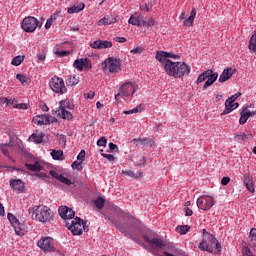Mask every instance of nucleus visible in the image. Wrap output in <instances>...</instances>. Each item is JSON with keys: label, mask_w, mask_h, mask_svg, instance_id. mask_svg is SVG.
Returning a JSON list of instances; mask_svg holds the SVG:
<instances>
[{"label": "nucleus", "mask_w": 256, "mask_h": 256, "mask_svg": "<svg viewBox=\"0 0 256 256\" xmlns=\"http://www.w3.org/2000/svg\"><path fill=\"white\" fill-rule=\"evenodd\" d=\"M164 69L169 77L175 79L187 77L191 72V67L185 62H173L172 60H168L165 63Z\"/></svg>", "instance_id": "f257e3e1"}, {"label": "nucleus", "mask_w": 256, "mask_h": 256, "mask_svg": "<svg viewBox=\"0 0 256 256\" xmlns=\"http://www.w3.org/2000/svg\"><path fill=\"white\" fill-rule=\"evenodd\" d=\"M28 213L34 221L42 224L51 223L54 219V212L48 206L44 205H34L28 209Z\"/></svg>", "instance_id": "f03ea898"}, {"label": "nucleus", "mask_w": 256, "mask_h": 256, "mask_svg": "<svg viewBox=\"0 0 256 256\" xmlns=\"http://www.w3.org/2000/svg\"><path fill=\"white\" fill-rule=\"evenodd\" d=\"M145 241L147 243H149V245L153 248V249H159V250H164V255H160L154 251H152L153 255L155 256H187V255H182L181 253H179L178 249L175 248L174 246L170 247V252L167 251V243L159 238H149V237H145Z\"/></svg>", "instance_id": "7ed1b4c3"}, {"label": "nucleus", "mask_w": 256, "mask_h": 256, "mask_svg": "<svg viewBox=\"0 0 256 256\" xmlns=\"http://www.w3.org/2000/svg\"><path fill=\"white\" fill-rule=\"evenodd\" d=\"M101 69L104 73L117 74L121 71V59L109 57L101 64Z\"/></svg>", "instance_id": "20e7f679"}, {"label": "nucleus", "mask_w": 256, "mask_h": 256, "mask_svg": "<svg viewBox=\"0 0 256 256\" xmlns=\"http://www.w3.org/2000/svg\"><path fill=\"white\" fill-rule=\"evenodd\" d=\"M251 249L256 251V228L250 230L247 242L242 245V256H256Z\"/></svg>", "instance_id": "39448f33"}, {"label": "nucleus", "mask_w": 256, "mask_h": 256, "mask_svg": "<svg viewBox=\"0 0 256 256\" xmlns=\"http://www.w3.org/2000/svg\"><path fill=\"white\" fill-rule=\"evenodd\" d=\"M67 109H72L70 101L61 100L59 101V107L55 110V115L63 120H72L73 114Z\"/></svg>", "instance_id": "423d86ee"}, {"label": "nucleus", "mask_w": 256, "mask_h": 256, "mask_svg": "<svg viewBox=\"0 0 256 256\" xmlns=\"http://www.w3.org/2000/svg\"><path fill=\"white\" fill-rule=\"evenodd\" d=\"M49 87L55 94L64 95L67 93V88L63 78L53 77L49 81Z\"/></svg>", "instance_id": "0eeeda50"}, {"label": "nucleus", "mask_w": 256, "mask_h": 256, "mask_svg": "<svg viewBox=\"0 0 256 256\" xmlns=\"http://www.w3.org/2000/svg\"><path fill=\"white\" fill-rule=\"evenodd\" d=\"M82 219L75 217L70 221H66L65 227L72 233L73 236H81L83 234Z\"/></svg>", "instance_id": "6e6552de"}, {"label": "nucleus", "mask_w": 256, "mask_h": 256, "mask_svg": "<svg viewBox=\"0 0 256 256\" xmlns=\"http://www.w3.org/2000/svg\"><path fill=\"white\" fill-rule=\"evenodd\" d=\"M38 248H40L45 253H52L56 251L55 241L52 237L46 236L38 240Z\"/></svg>", "instance_id": "1a4fd4ad"}, {"label": "nucleus", "mask_w": 256, "mask_h": 256, "mask_svg": "<svg viewBox=\"0 0 256 256\" xmlns=\"http://www.w3.org/2000/svg\"><path fill=\"white\" fill-rule=\"evenodd\" d=\"M135 84L133 82L124 83L118 90V93L115 95V99L117 100L119 96L129 97L135 94Z\"/></svg>", "instance_id": "9d476101"}, {"label": "nucleus", "mask_w": 256, "mask_h": 256, "mask_svg": "<svg viewBox=\"0 0 256 256\" xmlns=\"http://www.w3.org/2000/svg\"><path fill=\"white\" fill-rule=\"evenodd\" d=\"M21 27L25 32L32 33L39 27V21L37 18L29 16L22 21Z\"/></svg>", "instance_id": "9b49d317"}, {"label": "nucleus", "mask_w": 256, "mask_h": 256, "mask_svg": "<svg viewBox=\"0 0 256 256\" xmlns=\"http://www.w3.org/2000/svg\"><path fill=\"white\" fill-rule=\"evenodd\" d=\"M213 239V234L208 232L206 229H202V242L198 244V249L202 252L211 251L209 247L211 240Z\"/></svg>", "instance_id": "f8f14e48"}, {"label": "nucleus", "mask_w": 256, "mask_h": 256, "mask_svg": "<svg viewBox=\"0 0 256 256\" xmlns=\"http://www.w3.org/2000/svg\"><path fill=\"white\" fill-rule=\"evenodd\" d=\"M196 205H198V209H202V211H210L212 206L215 205V201L210 196H200L196 201Z\"/></svg>", "instance_id": "ddd939ff"}, {"label": "nucleus", "mask_w": 256, "mask_h": 256, "mask_svg": "<svg viewBox=\"0 0 256 256\" xmlns=\"http://www.w3.org/2000/svg\"><path fill=\"white\" fill-rule=\"evenodd\" d=\"M58 213L65 223H67V221H72L75 217V211L67 206H60L58 208Z\"/></svg>", "instance_id": "4468645a"}, {"label": "nucleus", "mask_w": 256, "mask_h": 256, "mask_svg": "<svg viewBox=\"0 0 256 256\" xmlns=\"http://www.w3.org/2000/svg\"><path fill=\"white\" fill-rule=\"evenodd\" d=\"M8 219H9L10 223L12 224V226L14 227L16 234L18 236H24L25 235V226L21 225L19 223V220L12 213H8Z\"/></svg>", "instance_id": "2eb2a0df"}, {"label": "nucleus", "mask_w": 256, "mask_h": 256, "mask_svg": "<svg viewBox=\"0 0 256 256\" xmlns=\"http://www.w3.org/2000/svg\"><path fill=\"white\" fill-rule=\"evenodd\" d=\"M208 248L210 250H205V252H208L210 254L217 255L222 252V245L214 235L212 236V238L210 240V244H209Z\"/></svg>", "instance_id": "dca6fc26"}, {"label": "nucleus", "mask_w": 256, "mask_h": 256, "mask_svg": "<svg viewBox=\"0 0 256 256\" xmlns=\"http://www.w3.org/2000/svg\"><path fill=\"white\" fill-rule=\"evenodd\" d=\"M34 124L38 126L49 125L51 123L50 116L47 114L36 115L33 118Z\"/></svg>", "instance_id": "f3484780"}, {"label": "nucleus", "mask_w": 256, "mask_h": 256, "mask_svg": "<svg viewBox=\"0 0 256 256\" xmlns=\"http://www.w3.org/2000/svg\"><path fill=\"white\" fill-rule=\"evenodd\" d=\"M238 107H239V103L238 102L234 103L231 100L226 99V101H225V109L221 113V116H225V115L230 114L231 112H233Z\"/></svg>", "instance_id": "a211bd4d"}, {"label": "nucleus", "mask_w": 256, "mask_h": 256, "mask_svg": "<svg viewBox=\"0 0 256 256\" xmlns=\"http://www.w3.org/2000/svg\"><path fill=\"white\" fill-rule=\"evenodd\" d=\"M133 143L142 147H152L155 145L154 140H151V138H133Z\"/></svg>", "instance_id": "6ab92c4d"}, {"label": "nucleus", "mask_w": 256, "mask_h": 256, "mask_svg": "<svg viewBox=\"0 0 256 256\" xmlns=\"http://www.w3.org/2000/svg\"><path fill=\"white\" fill-rule=\"evenodd\" d=\"M233 75H234L233 68L224 69L221 75L219 76L218 82L225 83L229 81L233 77Z\"/></svg>", "instance_id": "aec40b11"}, {"label": "nucleus", "mask_w": 256, "mask_h": 256, "mask_svg": "<svg viewBox=\"0 0 256 256\" xmlns=\"http://www.w3.org/2000/svg\"><path fill=\"white\" fill-rule=\"evenodd\" d=\"M112 46H113V43H111V41H102V40H97L90 44V47L94 49H107V48H111Z\"/></svg>", "instance_id": "412c9836"}, {"label": "nucleus", "mask_w": 256, "mask_h": 256, "mask_svg": "<svg viewBox=\"0 0 256 256\" xmlns=\"http://www.w3.org/2000/svg\"><path fill=\"white\" fill-rule=\"evenodd\" d=\"M218 77L219 74L213 73V70H211V73L209 74L203 85V90H207L209 87H211L217 81Z\"/></svg>", "instance_id": "4be33fe9"}, {"label": "nucleus", "mask_w": 256, "mask_h": 256, "mask_svg": "<svg viewBox=\"0 0 256 256\" xmlns=\"http://www.w3.org/2000/svg\"><path fill=\"white\" fill-rule=\"evenodd\" d=\"M128 23L133 26L142 27L144 25L143 16L138 14L132 15L129 18Z\"/></svg>", "instance_id": "5701e85b"}, {"label": "nucleus", "mask_w": 256, "mask_h": 256, "mask_svg": "<svg viewBox=\"0 0 256 256\" xmlns=\"http://www.w3.org/2000/svg\"><path fill=\"white\" fill-rule=\"evenodd\" d=\"M117 22V17L113 16V15H108L102 19H100L97 24L98 26H104V25H111V24H115Z\"/></svg>", "instance_id": "b1692460"}, {"label": "nucleus", "mask_w": 256, "mask_h": 256, "mask_svg": "<svg viewBox=\"0 0 256 256\" xmlns=\"http://www.w3.org/2000/svg\"><path fill=\"white\" fill-rule=\"evenodd\" d=\"M10 186L17 193L22 192L25 187L24 183L20 179L10 180Z\"/></svg>", "instance_id": "393cba45"}, {"label": "nucleus", "mask_w": 256, "mask_h": 256, "mask_svg": "<svg viewBox=\"0 0 256 256\" xmlns=\"http://www.w3.org/2000/svg\"><path fill=\"white\" fill-rule=\"evenodd\" d=\"M80 83V76L78 75H69L66 80V85L69 87L77 86Z\"/></svg>", "instance_id": "a878e982"}, {"label": "nucleus", "mask_w": 256, "mask_h": 256, "mask_svg": "<svg viewBox=\"0 0 256 256\" xmlns=\"http://www.w3.org/2000/svg\"><path fill=\"white\" fill-rule=\"evenodd\" d=\"M85 4L84 3H78V4H75L73 5L72 7L68 8L67 9V13L69 14H74V13H79L81 12L82 10L85 9Z\"/></svg>", "instance_id": "bb28decb"}, {"label": "nucleus", "mask_w": 256, "mask_h": 256, "mask_svg": "<svg viewBox=\"0 0 256 256\" xmlns=\"http://www.w3.org/2000/svg\"><path fill=\"white\" fill-rule=\"evenodd\" d=\"M252 138V134H246L245 132H236L234 140L237 142L247 141Z\"/></svg>", "instance_id": "cd10ccee"}, {"label": "nucleus", "mask_w": 256, "mask_h": 256, "mask_svg": "<svg viewBox=\"0 0 256 256\" xmlns=\"http://www.w3.org/2000/svg\"><path fill=\"white\" fill-rule=\"evenodd\" d=\"M211 74H212L211 69L202 72V74H200L198 76V79L196 80V84H201V83L205 82Z\"/></svg>", "instance_id": "c85d7f7f"}, {"label": "nucleus", "mask_w": 256, "mask_h": 256, "mask_svg": "<svg viewBox=\"0 0 256 256\" xmlns=\"http://www.w3.org/2000/svg\"><path fill=\"white\" fill-rule=\"evenodd\" d=\"M196 15H197L196 9H195V8H192V12H190V17H188V19H186V20L184 21V25H185V26H188V27L192 26V25H193V22H194V20H195Z\"/></svg>", "instance_id": "c756f323"}, {"label": "nucleus", "mask_w": 256, "mask_h": 256, "mask_svg": "<svg viewBox=\"0 0 256 256\" xmlns=\"http://www.w3.org/2000/svg\"><path fill=\"white\" fill-rule=\"evenodd\" d=\"M155 59H157V61H159L160 63H167L168 61H170V59H167V55L165 51H158L156 53Z\"/></svg>", "instance_id": "7c9ffc66"}, {"label": "nucleus", "mask_w": 256, "mask_h": 256, "mask_svg": "<svg viewBox=\"0 0 256 256\" xmlns=\"http://www.w3.org/2000/svg\"><path fill=\"white\" fill-rule=\"evenodd\" d=\"M25 166L27 167L28 170H30L32 172H38L43 169V167L41 166V164L38 161L34 162V164L26 163Z\"/></svg>", "instance_id": "2f4dec72"}, {"label": "nucleus", "mask_w": 256, "mask_h": 256, "mask_svg": "<svg viewBox=\"0 0 256 256\" xmlns=\"http://www.w3.org/2000/svg\"><path fill=\"white\" fill-rule=\"evenodd\" d=\"M73 67L76 69L78 72H83L84 70V58L76 59L73 62Z\"/></svg>", "instance_id": "473e14b6"}, {"label": "nucleus", "mask_w": 256, "mask_h": 256, "mask_svg": "<svg viewBox=\"0 0 256 256\" xmlns=\"http://www.w3.org/2000/svg\"><path fill=\"white\" fill-rule=\"evenodd\" d=\"M43 138H44V134L42 132H40V134H37L36 132H34V134L30 136V140H32L36 144L42 143Z\"/></svg>", "instance_id": "72a5a7b5"}, {"label": "nucleus", "mask_w": 256, "mask_h": 256, "mask_svg": "<svg viewBox=\"0 0 256 256\" xmlns=\"http://www.w3.org/2000/svg\"><path fill=\"white\" fill-rule=\"evenodd\" d=\"M191 230V227L189 225H179L176 228V232L180 235H186Z\"/></svg>", "instance_id": "f704fd0d"}, {"label": "nucleus", "mask_w": 256, "mask_h": 256, "mask_svg": "<svg viewBox=\"0 0 256 256\" xmlns=\"http://www.w3.org/2000/svg\"><path fill=\"white\" fill-rule=\"evenodd\" d=\"M50 155L54 160H64V152L61 150H52Z\"/></svg>", "instance_id": "c9c22d12"}, {"label": "nucleus", "mask_w": 256, "mask_h": 256, "mask_svg": "<svg viewBox=\"0 0 256 256\" xmlns=\"http://www.w3.org/2000/svg\"><path fill=\"white\" fill-rule=\"evenodd\" d=\"M249 120V114L244 109L240 112L239 124L245 125Z\"/></svg>", "instance_id": "e433bc0d"}, {"label": "nucleus", "mask_w": 256, "mask_h": 256, "mask_svg": "<svg viewBox=\"0 0 256 256\" xmlns=\"http://www.w3.org/2000/svg\"><path fill=\"white\" fill-rule=\"evenodd\" d=\"M248 47L251 51L256 53V31H255L254 35L251 36Z\"/></svg>", "instance_id": "4c0bfd02"}, {"label": "nucleus", "mask_w": 256, "mask_h": 256, "mask_svg": "<svg viewBox=\"0 0 256 256\" xmlns=\"http://www.w3.org/2000/svg\"><path fill=\"white\" fill-rule=\"evenodd\" d=\"M94 204L97 209L102 210L104 209L105 206V199L103 197H98L95 201Z\"/></svg>", "instance_id": "58836bf2"}, {"label": "nucleus", "mask_w": 256, "mask_h": 256, "mask_svg": "<svg viewBox=\"0 0 256 256\" xmlns=\"http://www.w3.org/2000/svg\"><path fill=\"white\" fill-rule=\"evenodd\" d=\"M134 163L136 166L138 167H141V166H144L145 162H146V159L144 156H137L134 158Z\"/></svg>", "instance_id": "ea45409f"}, {"label": "nucleus", "mask_w": 256, "mask_h": 256, "mask_svg": "<svg viewBox=\"0 0 256 256\" xmlns=\"http://www.w3.org/2000/svg\"><path fill=\"white\" fill-rule=\"evenodd\" d=\"M24 59H25V56H21V55L16 56L12 60V65H14L15 67H19V65L23 63Z\"/></svg>", "instance_id": "a19ab883"}, {"label": "nucleus", "mask_w": 256, "mask_h": 256, "mask_svg": "<svg viewBox=\"0 0 256 256\" xmlns=\"http://www.w3.org/2000/svg\"><path fill=\"white\" fill-rule=\"evenodd\" d=\"M122 175L137 179L138 177H141L142 173H139V175H137L131 170H128V171L123 170Z\"/></svg>", "instance_id": "79ce46f5"}, {"label": "nucleus", "mask_w": 256, "mask_h": 256, "mask_svg": "<svg viewBox=\"0 0 256 256\" xmlns=\"http://www.w3.org/2000/svg\"><path fill=\"white\" fill-rule=\"evenodd\" d=\"M92 62L89 58H84L83 59V69L86 71H89L92 69Z\"/></svg>", "instance_id": "37998d69"}, {"label": "nucleus", "mask_w": 256, "mask_h": 256, "mask_svg": "<svg viewBox=\"0 0 256 256\" xmlns=\"http://www.w3.org/2000/svg\"><path fill=\"white\" fill-rule=\"evenodd\" d=\"M141 111H142L141 105H137V106H136L135 108H133V109L124 111V114H126V115H131V114L139 113V112H141Z\"/></svg>", "instance_id": "c03bdc74"}, {"label": "nucleus", "mask_w": 256, "mask_h": 256, "mask_svg": "<svg viewBox=\"0 0 256 256\" xmlns=\"http://www.w3.org/2000/svg\"><path fill=\"white\" fill-rule=\"evenodd\" d=\"M156 25H157V22L153 18H149L148 21L143 20V27H151Z\"/></svg>", "instance_id": "a18cd8bd"}, {"label": "nucleus", "mask_w": 256, "mask_h": 256, "mask_svg": "<svg viewBox=\"0 0 256 256\" xmlns=\"http://www.w3.org/2000/svg\"><path fill=\"white\" fill-rule=\"evenodd\" d=\"M17 80L20 81L22 84H28L29 78L26 75L23 74H17L16 76Z\"/></svg>", "instance_id": "49530a36"}, {"label": "nucleus", "mask_w": 256, "mask_h": 256, "mask_svg": "<svg viewBox=\"0 0 256 256\" xmlns=\"http://www.w3.org/2000/svg\"><path fill=\"white\" fill-rule=\"evenodd\" d=\"M145 51L143 47H136L130 51L132 55H142V53Z\"/></svg>", "instance_id": "de8ad7c7"}, {"label": "nucleus", "mask_w": 256, "mask_h": 256, "mask_svg": "<svg viewBox=\"0 0 256 256\" xmlns=\"http://www.w3.org/2000/svg\"><path fill=\"white\" fill-rule=\"evenodd\" d=\"M55 55L56 57H69L70 51H65V50L55 51Z\"/></svg>", "instance_id": "09e8293b"}, {"label": "nucleus", "mask_w": 256, "mask_h": 256, "mask_svg": "<svg viewBox=\"0 0 256 256\" xmlns=\"http://www.w3.org/2000/svg\"><path fill=\"white\" fill-rule=\"evenodd\" d=\"M49 175L52 176L53 178L57 179L58 181H60L61 177L63 176L62 174H60L59 172L54 171V170H50Z\"/></svg>", "instance_id": "8fccbe9b"}, {"label": "nucleus", "mask_w": 256, "mask_h": 256, "mask_svg": "<svg viewBox=\"0 0 256 256\" xmlns=\"http://www.w3.org/2000/svg\"><path fill=\"white\" fill-rule=\"evenodd\" d=\"M108 143L107 138H99V140H97V145L100 147H106Z\"/></svg>", "instance_id": "3c124183"}, {"label": "nucleus", "mask_w": 256, "mask_h": 256, "mask_svg": "<svg viewBox=\"0 0 256 256\" xmlns=\"http://www.w3.org/2000/svg\"><path fill=\"white\" fill-rule=\"evenodd\" d=\"M82 162L81 161H74L71 165L72 169H76V170H82Z\"/></svg>", "instance_id": "603ef678"}, {"label": "nucleus", "mask_w": 256, "mask_h": 256, "mask_svg": "<svg viewBox=\"0 0 256 256\" xmlns=\"http://www.w3.org/2000/svg\"><path fill=\"white\" fill-rule=\"evenodd\" d=\"M15 109H20V110H27L28 109V104L27 103H18L14 105Z\"/></svg>", "instance_id": "864d4df0"}, {"label": "nucleus", "mask_w": 256, "mask_h": 256, "mask_svg": "<svg viewBox=\"0 0 256 256\" xmlns=\"http://www.w3.org/2000/svg\"><path fill=\"white\" fill-rule=\"evenodd\" d=\"M85 157H86V152L84 150H81L80 153L77 156V160L79 162H84L85 161Z\"/></svg>", "instance_id": "5fc2aeb1"}, {"label": "nucleus", "mask_w": 256, "mask_h": 256, "mask_svg": "<svg viewBox=\"0 0 256 256\" xmlns=\"http://www.w3.org/2000/svg\"><path fill=\"white\" fill-rule=\"evenodd\" d=\"M59 181L66 184L67 186H70L73 184L72 180L64 177L63 175H62V177H60Z\"/></svg>", "instance_id": "6e6d98bb"}, {"label": "nucleus", "mask_w": 256, "mask_h": 256, "mask_svg": "<svg viewBox=\"0 0 256 256\" xmlns=\"http://www.w3.org/2000/svg\"><path fill=\"white\" fill-rule=\"evenodd\" d=\"M244 184H245L246 188L248 189V191H250V192L255 191V187H254L253 182L244 181Z\"/></svg>", "instance_id": "4d7b16f0"}, {"label": "nucleus", "mask_w": 256, "mask_h": 256, "mask_svg": "<svg viewBox=\"0 0 256 256\" xmlns=\"http://www.w3.org/2000/svg\"><path fill=\"white\" fill-rule=\"evenodd\" d=\"M95 95H96L95 91H89L88 93L84 94V98L93 100L95 98Z\"/></svg>", "instance_id": "13d9d810"}, {"label": "nucleus", "mask_w": 256, "mask_h": 256, "mask_svg": "<svg viewBox=\"0 0 256 256\" xmlns=\"http://www.w3.org/2000/svg\"><path fill=\"white\" fill-rule=\"evenodd\" d=\"M242 96L241 92L235 93L234 95H232L231 97L228 98L229 101H232L233 103H235V101L240 98Z\"/></svg>", "instance_id": "bf43d9fd"}, {"label": "nucleus", "mask_w": 256, "mask_h": 256, "mask_svg": "<svg viewBox=\"0 0 256 256\" xmlns=\"http://www.w3.org/2000/svg\"><path fill=\"white\" fill-rule=\"evenodd\" d=\"M109 149L115 153L119 152V147H117V144H113V142H109Z\"/></svg>", "instance_id": "052dcab7"}, {"label": "nucleus", "mask_w": 256, "mask_h": 256, "mask_svg": "<svg viewBox=\"0 0 256 256\" xmlns=\"http://www.w3.org/2000/svg\"><path fill=\"white\" fill-rule=\"evenodd\" d=\"M166 58L167 59H180V57L174 53L171 52H165Z\"/></svg>", "instance_id": "680f3d73"}, {"label": "nucleus", "mask_w": 256, "mask_h": 256, "mask_svg": "<svg viewBox=\"0 0 256 256\" xmlns=\"http://www.w3.org/2000/svg\"><path fill=\"white\" fill-rule=\"evenodd\" d=\"M243 109H244L245 113L248 114V118L256 115V111H251L248 107H244Z\"/></svg>", "instance_id": "e2e57ef3"}, {"label": "nucleus", "mask_w": 256, "mask_h": 256, "mask_svg": "<svg viewBox=\"0 0 256 256\" xmlns=\"http://www.w3.org/2000/svg\"><path fill=\"white\" fill-rule=\"evenodd\" d=\"M102 157L106 158L109 162H113L115 161V156L111 155V154H101Z\"/></svg>", "instance_id": "0e129e2a"}, {"label": "nucleus", "mask_w": 256, "mask_h": 256, "mask_svg": "<svg viewBox=\"0 0 256 256\" xmlns=\"http://www.w3.org/2000/svg\"><path fill=\"white\" fill-rule=\"evenodd\" d=\"M4 146H10V144H0V148H1V150H2V153H3L6 157H8V156H9V151H8V149H5Z\"/></svg>", "instance_id": "69168bd1"}, {"label": "nucleus", "mask_w": 256, "mask_h": 256, "mask_svg": "<svg viewBox=\"0 0 256 256\" xmlns=\"http://www.w3.org/2000/svg\"><path fill=\"white\" fill-rule=\"evenodd\" d=\"M151 8H152V5H149V4H143L140 6V10L145 12H149Z\"/></svg>", "instance_id": "338daca9"}, {"label": "nucleus", "mask_w": 256, "mask_h": 256, "mask_svg": "<svg viewBox=\"0 0 256 256\" xmlns=\"http://www.w3.org/2000/svg\"><path fill=\"white\" fill-rule=\"evenodd\" d=\"M230 181H231V179H230L229 177H223V178L221 179V184H222L223 186H226V185H228V184L230 183Z\"/></svg>", "instance_id": "774afa93"}]
</instances>
